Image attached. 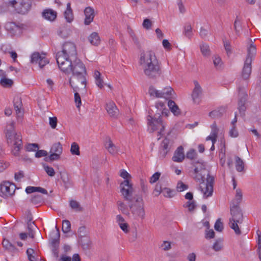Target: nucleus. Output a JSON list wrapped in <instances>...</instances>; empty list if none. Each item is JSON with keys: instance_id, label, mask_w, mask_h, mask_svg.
I'll list each match as a JSON object with an SVG mask.
<instances>
[{"instance_id": "17", "label": "nucleus", "mask_w": 261, "mask_h": 261, "mask_svg": "<svg viewBox=\"0 0 261 261\" xmlns=\"http://www.w3.org/2000/svg\"><path fill=\"white\" fill-rule=\"evenodd\" d=\"M14 107L16 114V117L18 121L22 120L23 113L21 111L22 107V102L20 97L17 96L14 99Z\"/></svg>"}, {"instance_id": "7", "label": "nucleus", "mask_w": 261, "mask_h": 261, "mask_svg": "<svg viewBox=\"0 0 261 261\" xmlns=\"http://www.w3.org/2000/svg\"><path fill=\"white\" fill-rule=\"evenodd\" d=\"M193 177L197 182L204 181L205 176L213 177L209 174L208 171L206 169L205 165L198 162L195 165Z\"/></svg>"}, {"instance_id": "47", "label": "nucleus", "mask_w": 261, "mask_h": 261, "mask_svg": "<svg viewBox=\"0 0 261 261\" xmlns=\"http://www.w3.org/2000/svg\"><path fill=\"white\" fill-rule=\"evenodd\" d=\"M70 206L72 209L76 212H82L83 210V207L80 203L76 200H72L70 201Z\"/></svg>"}, {"instance_id": "53", "label": "nucleus", "mask_w": 261, "mask_h": 261, "mask_svg": "<svg viewBox=\"0 0 261 261\" xmlns=\"http://www.w3.org/2000/svg\"><path fill=\"white\" fill-rule=\"evenodd\" d=\"M163 193L164 196L167 198H172L175 195V192L168 188H163Z\"/></svg>"}, {"instance_id": "10", "label": "nucleus", "mask_w": 261, "mask_h": 261, "mask_svg": "<svg viewBox=\"0 0 261 261\" xmlns=\"http://www.w3.org/2000/svg\"><path fill=\"white\" fill-rule=\"evenodd\" d=\"M56 60L60 70L66 74H69L71 72V67L73 64L71 58H67L63 56H56Z\"/></svg>"}, {"instance_id": "44", "label": "nucleus", "mask_w": 261, "mask_h": 261, "mask_svg": "<svg viewBox=\"0 0 261 261\" xmlns=\"http://www.w3.org/2000/svg\"><path fill=\"white\" fill-rule=\"evenodd\" d=\"M149 94L155 98H162L161 91L157 90L153 87H150L149 89Z\"/></svg>"}, {"instance_id": "60", "label": "nucleus", "mask_w": 261, "mask_h": 261, "mask_svg": "<svg viewBox=\"0 0 261 261\" xmlns=\"http://www.w3.org/2000/svg\"><path fill=\"white\" fill-rule=\"evenodd\" d=\"M57 118L56 117H49V124L50 126V127L55 129L57 127Z\"/></svg>"}, {"instance_id": "33", "label": "nucleus", "mask_w": 261, "mask_h": 261, "mask_svg": "<svg viewBox=\"0 0 261 261\" xmlns=\"http://www.w3.org/2000/svg\"><path fill=\"white\" fill-rule=\"evenodd\" d=\"M161 146L163 148V150L161 151V154H162V157L164 158L169 150L170 147V140L167 138H165L161 144Z\"/></svg>"}, {"instance_id": "5", "label": "nucleus", "mask_w": 261, "mask_h": 261, "mask_svg": "<svg viewBox=\"0 0 261 261\" xmlns=\"http://www.w3.org/2000/svg\"><path fill=\"white\" fill-rule=\"evenodd\" d=\"M69 82L74 91H86L87 85L86 75L72 76L69 79Z\"/></svg>"}, {"instance_id": "20", "label": "nucleus", "mask_w": 261, "mask_h": 261, "mask_svg": "<svg viewBox=\"0 0 261 261\" xmlns=\"http://www.w3.org/2000/svg\"><path fill=\"white\" fill-rule=\"evenodd\" d=\"M120 176L124 179V180L122 182L120 185V191L121 193V189L123 186L126 187V186L129 187L130 186L133 189L135 188L133 187V184L130 182L129 178H131L130 175L125 170L122 169L120 171Z\"/></svg>"}, {"instance_id": "27", "label": "nucleus", "mask_w": 261, "mask_h": 261, "mask_svg": "<svg viewBox=\"0 0 261 261\" xmlns=\"http://www.w3.org/2000/svg\"><path fill=\"white\" fill-rule=\"evenodd\" d=\"M251 63L250 60L245 61L242 71V77L244 79H248L251 72Z\"/></svg>"}, {"instance_id": "9", "label": "nucleus", "mask_w": 261, "mask_h": 261, "mask_svg": "<svg viewBox=\"0 0 261 261\" xmlns=\"http://www.w3.org/2000/svg\"><path fill=\"white\" fill-rule=\"evenodd\" d=\"M76 55V49L74 43L67 42L65 43L61 51H58L56 56H63L67 58H72Z\"/></svg>"}, {"instance_id": "6", "label": "nucleus", "mask_w": 261, "mask_h": 261, "mask_svg": "<svg viewBox=\"0 0 261 261\" xmlns=\"http://www.w3.org/2000/svg\"><path fill=\"white\" fill-rule=\"evenodd\" d=\"M149 130L150 132L158 131V135H162L165 129V125L161 118L152 117L149 115L147 117Z\"/></svg>"}, {"instance_id": "56", "label": "nucleus", "mask_w": 261, "mask_h": 261, "mask_svg": "<svg viewBox=\"0 0 261 261\" xmlns=\"http://www.w3.org/2000/svg\"><path fill=\"white\" fill-rule=\"evenodd\" d=\"M77 233L79 237L80 238L86 237L87 234V231L86 227L84 226L80 227L78 229Z\"/></svg>"}, {"instance_id": "36", "label": "nucleus", "mask_w": 261, "mask_h": 261, "mask_svg": "<svg viewBox=\"0 0 261 261\" xmlns=\"http://www.w3.org/2000/svg\"><path fill=\"white\" fill-rule=\"evenodd\" d=\"M225 111L224 108H219L216 109L209 113V116L213 118L216 119L221 117Z\"/></svg>"}, {"instance_id": "16", "label": "nucleus", "mask_w": 261, "mask_h": 261, "mask_svg": "<svg viewBox=\"0 0 261 261\" xmlns=\"http://www.w3.org/2000/svg\"><path fill=\"white\" fill-rule=\"evenodd\" d=\"M247 56L245 61L248 59L250 60V62H252L253 59L255 56L256 53V46L254 44L252 39H250L248 40L247 45Z\"/></svg>"}, {"instance_id": "26", "label": "nucleus", "mask_w": 261, "mask_h": 261, "mask_svg": "<svg viewBox=\"0 0 261 261\" xmlns=\"http://www.w3.org/2000/svg\"><path fill=\"white\" fill-rule=\"evenodd\" d=\"M94 11L91 7H88L85 8L84 13L85 19L84 23L86 25H89L93 20L94 17Z\"/></svg>"}, {"instance_id": "57", "label": "nucleus", "mask_w": 261, "mask_h": 261, "mask_svg": "<svg viewBox=\"0 0 261 261\" xmlns=\"http://www.w3.org/2000/svg\"><path fill=\"white\" fill-rule=\"evenodd\" d=\"M128 33L132 38L133 42L135 44H136L137 46H140L139 41L134 32L132 30H129L128 31Z\"/></svg>"}, {"instance_id": "32", "label": "nucleus", "mask_w": 261, "mask_h": 261, "mask_svg": "<svg viewBox=\"0 0 261 261\" xmlns=\"http://www.w3.org/2000/svg\"><path fill=\"white\" fill-rule=\"evenodd\" d=\"M117 204L119 210H120L123 214L126 215L128 218H130V213L127 206L123 201L119 200L117 202Z\"/></svg>"}, {"instance_id": "55", "label": "nucleus", "mask_w": 261, "mask_h": 261, "mask_svg": "<svg viewBox=\"0 0 261 261\" xmlns=\"http://www.w3.org/2000/svg\"><path fill=\"white\" fill-rule=\"evenodd\" d=\"M213 249L216 251H221L223 249V244L220 240H217L213 246Z\"/></svg>"}, {"instance_id": "12", "label": "nucleus", "mask_w": 261, "mask_h": 261, "mask_svg": "<svg viewBox=\"0 0 261 261\" xmlns=\"http://www.w3.org/2000/svg\"><path fill=\"white\" fill-rule=\"evenodd\" d=\"M72 76L86 75L87 72L84 64L80 60H75L71 67Z\"/></svg>"}, {"instance_id": "24", "label": "nucleus", "mask_w": 261, "mask_h": 261, "mask_svg": "<svg viewBox=\"0 0 261 261\" xmlns=\"http://www.w3.org/2000/svg\"><path fill=\"white\" fill-rule=\"evenodd\" d=\"M60 232L59 229L56 226V230H53L51 233V236L50 238V243L51 246H56L59 245L60 241Z\"/></svg>"}, {"instance_id": "49", "label": "nucleus", "mask_w": 261, "mask_h": 261, "mask_svg": "<svg viewBox=\"0 0 261 261\" xmlns=\"http://www.w3.org/2000/svg\"><path fill=\"white\" fill-rule=\"evenodd\" d=\"M247 94L246 93L245 87L239 88V100L242 99L243 101H245L247 100Z\"/></svg>"}, {"instance_id": "31", "label": "nucleus", "mask_w": 261, "mask_h": 261, "mask_svg": "<svg viewBox=\"0 0 261 261\" xmlns=\"http://www.w3.org/2000/svg\"><path fill=\"white\" fill-rule=\"evenodd\" d=\"M90 43L94 46H98L100 43V38L97 32H93L88 37Z\"/></svg>"}, {"instance_id": "40", "label": "nucleus", "mask_w": 261, "mask_h": 261, "mask_svg": "<svg viewBox=\"0 0 261 261\" xmlns=\"http://www.w3.org/2000/svg\"><path fill=\"white\" fill-rule=\"evenodd\" d=\"M71 31L69 28L67 27H62L60 28L58 34L63 38H66L71 34Z\"/></svg>"}, {"instance_id": "35", "label": "nucleus", "mask_w": 261, "mask_h": 261, "mask_svg": "<svg viewBox=\"0 0 261 261\" xmlns=\"http://www.w3.org/2000/svg\"><path fill=\"white\" fill-rule=\"evenodd\" d=\"M168 106L174 115L178 116L180 114V111L178 107L174 101L169 100L168 102Z\"/></svg>"}, {"instance_id": "59", "label": "nucleus", "mask_w": 261, "mask_h": 261, "mask_svg": "<svg viewBox=\"0 0 261 261\" xmlns=\"http://www.w3.org/2000/svg\"><path fill=\"white\" fill-rule=\"evenodd\" d=\"M241 28V22L237 17L234 22V29L237 35H239L240 33V28Z\"/></svg>"}, {"instance_id": "1", "label": "nucleus", "mask_w": 261, "mask_h": 261, "mask_svg": "<svg viewBox=\"0 0 261 261\" xmlns=\"http://www.w3.org/2000/svg\"><path fill=\"white\" fill-rule=\"evenodd\" d=\"M121 194L125 200L127 202L130 210V218L138 221L144 219L145 217V203L143 198L135 194V190L130 186H123Z\"/></svg>"}, {"instance_id": "4", "label": "nucleus", "mask_w": 261, "mask_h": 261, "mask_svg": "<svg viewBox=\"0 0 261 261\" xmlns=\"http://www.w3.org/2000/svg\"><path fill=\"white\" fill-rule=\"evenodd\" d=\"M231 217L229 218V226L232 229L236 234L240 235L241 231L239 228V224L243 222V216L240 207L234 204L230 207Z\"/></svg>"}, {"instance_id": "34", "label": "nucleus", "mask_w": 261, "mask_h": 261, "mask_svg": "<svg viewBox=\"0 0 261 261\" xmlns=\"http://www.w3.org/2000/svg\"><path fill=\"white\" fill-rule=\"evenodd\" d=\"M64 16L67 22H70L73 19L72 10L70 3L67 4V8L64 12Z\"/></svg>"}, {"instance_id": "54", "label": "nucleus", "mask_w": 261, "mask_h": 261, "mask_svg": "<svg viewBox=\"0 0 261 261\" xmlns=\"http://www.w3.org/2000/svg\"><path fill=\"white\" fill-rule=\"evenodd\" d=\"M25 148L27 151H36L38 148V145L36 143H30L25 146Z\"/></svg>"}, {"instance_id": "19", "label": "nucleus", "mask_w": 261, "mask_h": 261, "mask_svg": "<svg viewBox=\"0 0 261 261\" xmlns=\"http://www.w3.org/2000/svg\"><path fill=\"white\" fill-rule=\"evenodd\" d=\"M211 133L210 136L206 137V140H211L212 142V146L211 148V150H214L215 149L214 144L217 141V135L218 133V128L217 126V125L215 122L212 124L211 125Z\"/></svg>"}, {"instance_id": "2", "label": "nucleus", "mask_w": 261, "mask_h": 261, "mask_svg": "<svg viewBox=\"0 0 261 261\" xmlns=\"http://www.w3.org/2000/svg\"><path fill=\"white\" fill-rule=\"evenodd\" d=\"M139 63L145 76L155 79L162 74V69L155 53L150 50H143L140 55Z\"/></svg>"}, {"instance_id": "52", "label": "nucleus", "mask_w": 261, "mask_h": 261, "mask_svg": "<svg viewBox=\"0 0 261 261\" xmlns=\"http://www.w3.org/2000/svg\"><path fill=\"white\" fill-rule=\"evenodd\" d=\"M71 224L69 221L65 220L62 223V231L64 233H67L70 231Z\"/></svg>"}, {"instance_id": "14", "label": "nucleus", "mask_w": 261, "mask_h": 261, "mask_svg": "<svg viewBox=\"0 0 261 261\" xmlns=\"http://www.w3.org/2000/svg\"><path fill=\"white\" fill-rule=\"evenodd\" d=\"M31 4V0H19L16 7V10L18 13L25 14L30 10Z\"/></svg>"}, {"instance_id": "39", "label": "nucleus", "mask_w": 261, "mask_h": 261, "mask_svg": "<svg viewBox=\"0 0 261 261\" xmlns=\"http://www.w3.org/2000/svg\"><path fill=\"white\" fill-rule=\"evenodd\" d=\"M213 63L215 67L218 70H221L223 67V63L221 58L218 55H215L213 57Z\"/></svg>"}, {"instance_id": "48", "label": "nucleus", "mask_w": 261, "mask_h": 261, "mask_svg": "<svg viewBox=\"0 0 261 261\" xmlns=\"http://www.w3.org/2000/svg\"><path fill=\"white\" fill-rule=\"evenodd\" d=\"M236 168L238 171L241 172L244 168V164L242 160L239 157H236Z\"/></svg>"}, {"instance_id": "3", "label": "nucleus", "mask_w": 261, "mask_h": 261, "mask_svg": "<svg viewBox=\"0 0 261 261\" xmlns=\"http://www.w3.org/2000/svg\"><path fill=\"white\" fill-rule=\"evenodd\" d=\"M15 123L11 120L7 123L4 133L6 143L11 148V153L15 156H19L23 148L22 137L15 131Z\"/></svg>"}, {"instance_id": "61", "label": "nucleus", "mask_w": 261, "mask_h": 261, "mask_svg": "<svg viewBox=\"0 0 261 261\" xmlns=\"http://www.w3.org/2000/svg\"><path fill=\"white\" fill-rule=\"evenodd\" d=\"M196 155L197 154L195 150L191 149L187 153L186 157L189 159L194 160L196 158Z\"/></svg>"}, {"instance_id": "28", "label": "nucleus", "mask_w": 261, "mask_h": 261, "mask_svg": "<svg viewBox=\"0 0 261 261\" xmlns=\"http://www.w3.org/2000/svg\"><path fill=\"white\" fill-rule=\"evenodd\" d=\"M185 157L184 148L180 146L178 147L175 151L174 155L172 157V160L175 162H181L184 160Z\"/></svg>"}, {"instance_id": "62", "label": "nucleus", "mask_w": 261, "mask_h": 261, "mask_svg": "<svg viewBox=\"0 0 261 261\" xmlns=\"http://www.w3.org/2000/svg\"><path fill=\"white\" fill-rule=\"evenodd\" d=\"M176 189L178 191L182 192L188 189V186L184 184L182 181H179L177 183Z\"/></svg>"}, {"instance_id": "25", "label": "nucleus", "mask_w": 261, "mask_h": 261, "mask_svg": "<svg viewBox=\"0 0 261 261\" xmlns=\"http://www.w3.org/2000/svg\"><path fill=\"white\" fill-rule=\"evenodd\" d=\"M105 146L108 151L112 155L117 154L119 151V147L116 146L110 138L106 141Z\"/></svg>"}, {"instance_id": "18", "label": "nucleus", "mask_w": 261, "mask_h": 261, "mask_svg": "<svg viewBox=\"0 0 261 261\" xmlns=\"http://www.w3.org/2000/svg\"><path fill=\"white\" fill-rule=\"evenodd\" d=\"M156 113L154 115L155 118H161V115L168 116L169 113L168 109L166 108L165 105L162 102H159L155 105Z\"/></svg>"}, {"instance_id": "43", "label": "nucleus", "mask_w": 261, "mask_h": 261, "mask_svg": "<svg viewBox=\"0 0 261 261\" xmlns=\"http://www.w3.org/2000/svg\"><path fill=\"white\" fill-rule=\"evenodd\" d=\"M0 85L5 88H10L13 85L12 80L5 77L0 79Z\"/></svg>"}, {"instance_id": "46", "label": "nucleus", "mask_w": 261, "mask_h": 261, "mask_svg": "<svg viewBox=\"0 0 261 261\" xmlns=\"http://www.w3.org/2000/svg\"><path fill=\"white\" fill-rule=\"evenodd\" d=\"M184 34L187 37L190 38L192 35V28L190 23H187L184 27Z\"/></svg>"}, {"instance_id": "50", "label": "nucleus", "mask_w": 261, "mask_h": 261, "mask_svg": "<svg viewBox=\"0 0 261 261\" xmlns=\"http://www.w3.org/2000/svg\"><path fill=\"white\" fill-rule=\"evenodd\" d=\"M70 152L72 155H79L80 154V147L76 143L73 142L71 144Z\"/></svg>"}, {"instance_id": "45", "label": "nucleus", "mask_w": 261, "mask_h": 261, "mask_svg": "<svg viewBox=\"0 0 261 261\" xmlns=\"http://www.w3.org/2000/svg\"><path fill=\"white\" fill-rule=\"evenodd\" d=\"M200 47L201 52L204 56H209L210 55L211 51L209 46L207 44L202 43Z\"/></svg>"}, {"instance_id": "13", "label": "nucleus", "mask_w": 261, "mask_h": 261, "mask_svg": "<svg viewBox=\"0 0 261 261\" xmlns=\"http://www.w3.org/2000/svg\"><path fill=\"white\" fill-rule=\"evenodd\" d=\"M31 62L32 63L38 64L39 67L42 68L48 63V61L46 58L44 54H40L39 53H34L31 56Z\"/></svg>"}, {"instance_id": "23", "label": "nucleus", "mask_w": 261, "mask_h": 261, "mask_svg": "<svg viewBox=\"0 0 261 261\" xmlns=\"http://www.w3.org/2000/svg\"><path fill=\"white\" fill-rule=\"evenodd\" d=\"M195 87L193 90L192 97L194 103L199 102V97L201 93V88L197 81L194 82Z\"/></svg>"}, {"instance_id": "41", "label": "nucleus", "mask_w": 261, "mask_h": 261, "mask_svg": "<svg viewBox=\"0 0 261 261\" xmlns=\"http://www.w3.org/2000/svg\"><path fill=\"white\" fill-rule=\"evenodd\" d=\"M242 196L243 194L241 190L239 189H237L235 198L232 202V205H234V204L238 206L242 201Z\"/></svg>"}, {"instance_id": "8", "label": "nucleus", "mask_w": 261, "mask_h": 261, "mask_svg": "<svg viewBox=\"0 0 261 261\" xmlns=\"http://www.w3.org/2000/svg\"><path fill=\"white\" fill-rule=\"evenodd\" d=\"M206 182H200L199 189L203 194L204 198H207L212 195L213 193V183L214 181V177H207L206 178Z\"/></svg>"}, {"instance_id": "11", "label": "nucleus", "mask_w": 261, "mask_h": 261, "mask_svg": "<svg viewBox=\"0 0 261 261\" xmlns=\"http://www.w3.org/2000/svg\"><path fill=\"white\" fill-rule=\"evenodd\" d=\"M16 189L15 186L9 181H4L0 185V195L4 198L12 196Z\"/></svg>"}, {"instance_id": "58", "label": "nucleus", "mask_w": 261, "mask_h": 261, "mask_svg": "<svg viewBox=\"0 0 261 261\" xmlns=\"http://www.w3.org/2000/svg\"><path fill=\"white\" fill-rule=\"evenodd\" d=\"M43 167L44 170L49 176H54L55 175V172L52 167L47 165H44Z\"/></svg>"}, {"instance_id": "42", "label": "nucleus", "mask_w": 261, "mask_h": 261, "mask_svg": "<svg viewBox=\"0 0 261 261\" xmlns=\"http://www.w3.org/2000/svg\"><path fill=\"white\" fill-rule=\"evenodd\" d=\"M51 153H57L61 155L62 152V146L60 142L55 143L53 145L50 149Z\"/></svg>"}, {"instance_id": "29", "label": "nucleus", "mask_w": 261, "mask_h": 261, "mask_svg": "<svg viewBox=\"0 0 261 261\" xmlns=\"http://www.w3.org/2000/svg\"><path fill=\"white\" fill-rule=\"evenodd\" d=\"M42 16L46 20L53 21L57 17V12L51 9H46L43 12Z\"/></svg>"}, {"instance_id": "51", "label": "nucleus", "mask_w": 261, "mask_h": 261, "mask_svg": "<svg viewBox=\"0 0 261 261\" xmlns=\"http://www.w3.org/2000/svg\"><path fill=\"white\" fill-rule=\"evenodd\" d=\"M28 228L29 230V236L32 239L34 238V233L33 232V230L35 228H37V226L35 225L34 222H31L27 223Z\"/></svg>"}, {"instance_id": "22", "label": "nucleus", "mask_w": 261, "mask_h": 261, "mask_svg": "<svg viewBox=\"0 0 261 261\" xmlns=\"http://www.w3.org/2000/svg\"><path fill=\"white\" fill-rule=\"evenodd\" d=\"M161 91L162 98L169 99H174L176 97V94L174 90L170 86H167Z\"/></svg>"}, {"instance_id": "15", "label": "nucleus", "mask_w": 261, "mask_h": 261, "mask_svg": "<svg viewBox=\"0 0 261 261\" xmlns=\"http://www.w3.org/2000/svg\"><path fill=\"white\" fill-rule=\"evenodd\" d=\"M5 28L11 36L19 35L21 33L20 28L13 22L6 23Z\"/></svg>"}, {"instance_id": "37", "label": "nucleus", "mask_w": 261, "mask_h": 261, "mask_svg": "<svg viewBox=\"0 0 261 261\" xmlns=\"http://www.w3.org/2000/svg\"><path fill=\"white\" fill-rule=\"evenodd\" d=\"M25 191L27 193L30 194L35 192H40L44 194H47V191L44 188L41 187H28Z\"/></svg>"}, {"instance_id": "38", "label": "nucleus", "mask_w": 261, "mask_h": 261, "mask_svg": "<svg viewBox=\"0 0 261 261\" xmlns=\"http://www.w3.org/2000/svg\"><path fill=\"white\" fill-rule=\"evenodd\" d=\"M3 245L4 247L6 248V249L8 250L11 252L16 253L18 251V250L8 240L4 239L3 240Z\"/></svg>"}, {"instance_id": "63", "label": "nucleus", "mask_w": 261, "mask_h": 261, "mask_svg": "<svg viewBox=\"0 0 261 261\" xmlns=\"http://www.w3.org/2000/svg\"><path fill=\"white\" fill-rule=\"evenodd\" d=\"M223 43H224V46L225 47V49L227 53V54L229 55V54H231V53H232L231 46L230 42L227 40H224Z\"/></svg>"}, {"instance_id": "21", "label": "nucleus", "mask_w": 261, "mask_h": 261, "mask_svg": "<svg viewBox=\"0 0 261 261\" xmlns=\"http://www.w3.org/2000/svg\"><path fill=\"white\" fill-rule=\"evenodd\" d=\"M106 110L110 117L116 118L119 115V110L113 101H109L106 104Z\"/></svg>"}, {"instance_id": "30", "label": "nucleus", "mask_w": 261, "mask_h": 261, "mask_svg": "<svg viewBox=\"0 0 261 261\" xmlns=\"http://www.w3.org/2000/svg\"><path fill=\"white\" fill-rule=\"evenodd\" d=\"M93 77L95 79V82L96 86L100 89L104 87V82L101 77V74L98 70H95L93 74Z\"/></svg>"}, {"instance_id": "64", "label": "nucleus", "mask_w": 261, "mask_h": 261, "mask_svg": "<svg viewBox=\"0 0 261 261\" xmlns=\"http://www.w3.org/2000/svg\"><path fill=\"white\" fill-rule=\"evenodd\" d=\"M42 197L40 195H35L31 199V202L35 204L39 203L40 202H41L42 201Z\"/></svg>"}]
</instances>
